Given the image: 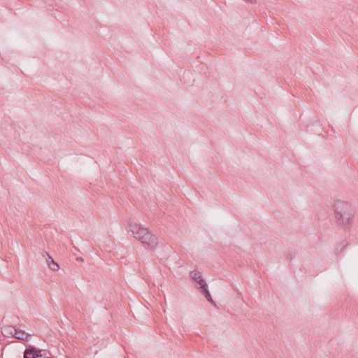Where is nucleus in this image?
<instances>
[{
	"label": "nucleus",
	"mask_w": 358,
	"mask_h": 358,
	"mask_svg": "<svg viewBox=\"0 0 358 358\" xmlns=\"http://www.w3.org/2000/svg\"><path fill=\"white\" fill-rule=\"evenodd\" d=\"M201 292L203 294L204 296L208 300V301H209L212 304H215V303L211 297V295L209 292V290L208 289V287H206L205 288L201 289Z\"/></svg>",
	"instance_id": "obj_7"
},
{
	"label": "nucleus",
	"mask_w": 358,
	"mask_h": 358,
	"mask_svg": "<svg viewBox=\"0 0 358 358\" xmlns=\"http://www.w3.org/2000/svg\"><path fill=\"white\" fill-rule=\"evenodd\" d=\"M29 336H31V334H26L24 331L17 329L16 335L15 336V338L22 341H27Z\"/></svg>",
	"instance_id": "obj_6"
},
{
	"label": "nucleus",
	"mask_w": 358,
	"mask_h": 358,
	"mask_svg": "<svg viewBox=\"0 0 358 358\" xmlns=\"http://www.w3.org/2000/svg\"><path fill=\"white\" fill-rule=\"evenodd\" d=\"M17 329L12 327H4L3 332L5 333V335H11L12 336L15 337L16 335Z\"/></svg>",
	"instance_id": "obj_8"
},
{
	"label": "nucleus",
	"mask_w": 358,
	"mask_h": 358,
	"mask_svg": "<svg viewBox=\"0 0 358 358\" xmlns=\"http://www.w3.org/2000/svg\"><path fill=\"white\" fill-rule=\"evenodd\" d=\"M76 260H77V261H79V262H83V261H84V260H83V259L82 257H77V258H76Z\"/></svg>",
	"instance_id": "obj_10"
},
{
	"label": "nucleus",
	"mask_w": 358,
	"mask_h": 358,
	"mask_svg": "<svg viewBox=\"0 0 358 358\" xmlns=\"http://www.w3.org/2000/svg\"><path fill=\"white\" fill-rule=\"evenodd\" d=\"M295 254H296V253H295V252H293V251H292V252H289L287 254V255H286V259H287V260L291 261L292 259H293L294 258V257H295Z\"/></svg>",
	"instance_id": "obj_9"
},
{
	"label": "nucleus",
	"mask_w": 358,
	"mask_h": 358,
	"mask_svg": "<svg viewBox=\"0 0 358 358\" xmlns=\"http://www.w3.org/2000/svg\"><path fill=\"white\" fill-rule=\"evenodd\" d=\"M190 276L199 285V289H200V290L208 287L200 271L196 270L192 271L190 273Z\"/></svg>",
	"instance_id": "obj_4"
},
{
	"label": "nucleus",
	"mask_w": 358,
	"mask_h": 358,
	"mask_svg": "<svg viewBox=\"0 0 358 358\" xmlns=\"http://www.w3.org/2000/svg\"><path fill=\"white\" fill-rule=\"evenodd\" d=\"M127 228L131 235L143 245L151 249H155L157 246L158 239L148 228L132 222H128Z\"/></svg>",
	"instance_id": "obj_2"
},
{
	"label": "nucleus",
	"mask_w": 358,
	"mask_h": 358,
	"mask_svg": "<svg viewBox=\"0 0 358 358\" xmlns=\"http://www.w3.org/2000/svg\"><path fill=\"white\" fill-rule=\"evenodd\" d=\"M334 211L336 224L345 230H350L355 217V210L352 206L346 201H336Z\"/></svg>",
	"instance_id": "obj_1"
},
{
	"label": "nucleus",
	"mask_w": 358,
	"mask_h": 358,
	"mask_svg": "<svg viewBox=\"0 0 358 358\" xmlns=\"http://www.w3.org/2000/svg\"><path fill=\"white\" fill-rule=\"evenodd\" d=\"M43 257L45 259V262L48 267L52 271H57L59 268V264L54 261V259L49 255V254L43 251L42 252Z\"/></svg>",
	"instance_id": "obj_5"
},
{
	"label": "nucleus",
	"mask_w": 358,
	"mask_h": 358,
	"mask_svg": "<svg viewBox=\"0 0 358 358\" xmlns=\"http://www.w3.org/2000/svg\"><path fill=\"white\" fill-rule=\"evenodd\" d=\"M43 358H53V357H44Z\"/></svg>",
	"instance_id": "obj_11"
},
{
	"label": "nucleus",
	"mask_w": 358,
	"mask_h": 358,
	"mask_svg": "<svg viewBox=\"0 0 358 358\" xmlns=\"http://www.w3.org/2000/svg\"><path fill=\"white\" fill-rule=\"evenodd\" d=\"M43 350L37 349L33 345H27L24 352V358H42L45 355L42 354Z\"/></svg>",
	"instance_id": "obj_3"
}]
</instances>
